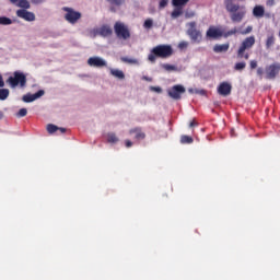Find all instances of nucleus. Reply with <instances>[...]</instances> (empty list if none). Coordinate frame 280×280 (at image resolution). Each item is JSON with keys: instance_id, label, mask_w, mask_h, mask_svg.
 Returning <instances> with one entry per match:
<instances>
[{"instance_id": "nucleus-2", "label": "nucleus", "mask_w": 280, "mask_h": 280, "mask_svg": "<svg viewBox=\"0 0 280 280\" xmlns=\"http://www.w3.org/2000/svg\"><path fill=\"white\" fill-rule=\"evenodd\" d=\"M173 1H189V0H173Z\"/></svg>"}, {"instance_id": "nucleus-1", "label": "nucleus", "mask_w": 280, "mask_h": 280, "mask_svg": "<svg viewBox=\"0 0 280 280\" xmlns=\"http://www.w3.org/2000/svg\"><path fill=\"white\" fill-rule=\"evenodd\" d=\"M9 1H27V0H9Z\"/></svg>"}]
</instances>
